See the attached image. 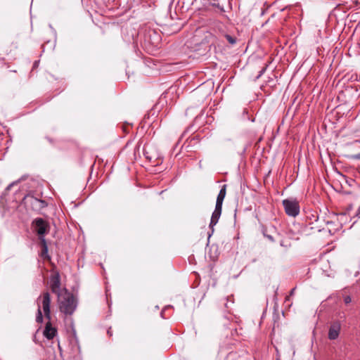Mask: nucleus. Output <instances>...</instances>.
Wrapping results in <instances>:
<instances>
[{
  "instance_id": "obj_1",
  "label": "nucleus",
  "mask_w": 360,
  "mask_h": 360,
  "mask_svg": "<svg viewBox=\"0 0 360 360\" xmlns=\"http://www.w3.org/2000/svg\"><path fill=\"white\" fill-rule=\"evenodd\" d=\"M60 311L66 314L72 315L75 311L77 302L74 295L65 290L63 294L58 297Z\"/></svg>"
},
{
  "instance_id": "obj_2",
  "label": "nucleus",
  "mask_w": 360,
  "mask_h": 360,
  "mask_svg": "<svg viewBox=\"0 0 360 360\" xmlns=\"http://www.w3.org/2000/svg\"><path fill=\"white\" fill-rule=\"evenodd\" d=\"M32 226L37 233L39 239H45V235L49 232L50 225L48 221L42 218H36L32 221Z\"/></svg>"
},
{
  "instance_id": "obj_3",
  "label": "nucleus",
  "mask_w": 360,
  "mask_h": 360,
  "mask_svg": "<svg viewBox=\"0 0 360 360\" xmlns=\"http://www.w3.org/2000/svg\"><path fill=\"white\" fill-rule=\"evenodd\" d=\"M283 205L288 216L295 217L300 214V207L296 199H285L283 200Z\"/></svg>"
},
{
  "instance_id": "obj_4",
  "label": "nucleus",
  "mask_w": 360,
  "mask_h": 360,
  "mask_svg": "<svg viewBox=\"0 0 360 360\" xmlns=\"http://www.w3.org/2000/svg\"><path fill=\"white\" fill-rule=\"evenodd\" d=\"M50 288L51 292L58 296V295L63 294L60 290V278L58 274H56L51 276L50 281Z\"/></svg>"
},
{
  "instance_id": "obj_5",
  "label": "nucleus",
  "mask_w": 360,
  "mask_h": 360,
  "mask_svg": "<svg viewBox=\"0 0 360 360\" xmlns=\"http://www.w3.org/2000/svg\"><path fill=\"white\" fill-rule=\"evenodd\" d=\"M222 207L215 206V209L214 212H212L211 220L210 223V229H211V232L208 233V238L211 237V236L214 233V226L217 224L221 214Z\"/></svg>"
},
{
  "instance_id": "obj_6",
  "label": "nucleus",
  "mask_w": 360,
  "mask_h": 360,
  "mask_svg": "<svg viewBox=\"0 0 360 360\" xmlns=\"http://www.w3.org/2000/svg\"><path fill=\"white\" fill-rule=\"evenodd\" d=\"M42 308L44 312L45 317L50 320L51 319V311H50V304H51V296L48 292H44L42 295Z\"/></svg>"
},
{
  "instance_id": "obj_7",
  "label": "nucleus",
  "mask_w": 360,
  "mask_h": 360,
  "mask_svg": "<svg viewBox=\"0 0 360 360\" xmlns=\"http://www.w3.org/2000/svg\"><path fill=\"white\" fill-rule=\"evenodd\" d=\"M340 330V323L338 321L333 322L329 328L328 338L331 340L338 338Z\"/></svg>"
},
{
  "instance_id": "obj_8",
  "label": "nucleus",
  "mask_w": 360,
  "mask_h": 360,
  "mask_svg": "<svg viewBox=\"0 0 360 360\" xmlns=\"http://www.w3.org/2000/svg\"><path fill=\"white\" fill-rule=\"evenodd\" d=\"M57 330L53 327L50 320L46 323L43 334L48 340H52L56 335Z\"/></svg>"
},
{
  "instance_id": "obj_9",
  "label": "nucleus",
  "mask_w": 360,
  "mask_h": 360,
  "mask_svg": "<svg viewBox=\"0 0 360 360\" xmlns=\"http://www.w3.org/2000/svg\"><path fill=\"white\" fill-rule=\"evenodd\" d=\"M226 185H224L221 187V188L220 189L219 193L217 198V202H216L215 206L222 207L223 201L224 200V198H225L226 193Z\"/></svg>"
},
{
  "instance_id": "obj_10",
  "label": "nucleus",
  "mask_w": 360,
  "mask_h": 360,
  "mask_svg": "<svg viewBox=\"0 0 360 360\" xmlns=\"http://www.w3.org/2000/svg\"><path fill=\"white\" fill-rule=\"evenodd\" d=\"M26 198H28L30 200L31 203L34 205L38 206L39 208H44L46 206V202L43 200H39L36 198H34L32 196H27L24 198L25 200Z\"/></svg>"
},
{
  "instance_id": "obj_11",
  "label": "nucleus",
  "mask_w": 360,
  "mask_h": 360,
  "mask_svg": "<svg viewBox=\"0 0 360 360\" xmlns=\"http://www.w3.org/2000/svg\"><path fill=\"white\" fill-rule=\"evenodd\" d=\"M40 240V245L41 247V257L44 259H50V257L48 254V245L46 241V239H41Z\"/></svg>"
},
{
  "instance_id": "obj_12",
  "label": "nucleus",
  "mask_w": 360,
  "mask_h": 360,
  "mask_svg": "<svg viewBox=\"0 0 360 360\" xmlns=\"http://www.w3.org/2000/svg\"><path fill=\"white\" fill-rule=\"evenodd\" d=\"M216 41V37L212 33L207 32L205 34V37L202 41V44H207L210 46L213 45Z\"/></svg>"
},
{
  "instance_id": "obj_13",
  "label": "nucleus",
  "mask_w": 360,
  "mask_h": 360,
  "mask_svg": "<svg viewBox=\"0 0 360 360\" xmlns=\"http://www.w3.org/2000/svg\"><path fill=\"white\" fill-rule=\"evenodd\" d=\"M148 35L150 37H152V35L154 36V39L153 40H151L150 42L151 44H153V45L155 46H158V43L160 42V35L155 31H149L148 32Z\"/></svg>"
},
{
  "instance_id": "obj_14",
  "label": "nucleus",
  "mask_w": 360,
  "mask_h": 360,
  "mask_svg": "<svg viewBox=\"0 0 360 360\" xmlns=\"http://www.w3.org/2000/svg\"><path fill=\"white\" fill-rule=\"evenodd\" d=\"M210 4L214 6L217 8L221 12H224V8L223 6H221L219 3V0H207Z\"/></svg>"
},
{
  "instance_id": "obj_15",
  "label": "nucleus",
  "mask_w": 360,
  "mask_h": 360,
  "mask_svg": "<svg viewBox=\"0 0 360 360\" xmlns=\"http://www.w3.org/2000/svg\"><path fill=\"white\" fill-rule=\"evenodd\" d=\"M36 321L37 323H42L43 321V315L41 311V306L39 304H38V309H37V313L36 316Z\"/></svg>"
},
{
  "instance_id": "obj_16",
  "label": "nucleus",
  "mask_w": 360,
  "mask_h": 360,
  "mask_svg": "<svg viewBox=\"0 0 360 360\" xmlns=\"http://www.w3.org/2000/svg\"><path fill=\"white\" fill-rule=\"evenodd\" d=\"M225 38L226 39V40L229 41V44L233 45L236 43V39L231 36V35H229V34H226L225 35Z\"/></svg>"
},
{
  "instance_id": "obj_17",
  "label": "nucleus",
  "mask_w": 360,
  "mask_h": 360,
  "mask_svg": "<svg viewBox=\"0 0 360 360\" xmlns=\"http://www.w3.org/2000/svg\"><path fill=\"white\" fill-rule=\"evenodd\" d=\"M266 67L263 68L259 72L258 75L256 77V79H259L266 71Z\"/></svg>"
},
{
  "instance_id": "obj_18",
  "label": "nucleus",
  "mask_w": 360,
  "mask_h": 360,
  "mask_svg": "<svg viewBox=\"0 0 360 360\" xmlns=\"http://www.w3.org/2000/svg\"><path fill=\"white\" fill-rule=\"evenodd\" d=\"M344 301H345V304H349L352 302V299H351L350 296H346L344 298Z\"/></svg>"
},
{
  "instance_id": "obj_19",
  "label": "nucleus",
  "mask_w": 360,
  "mask_h": 360,
  "mask_svg": "<svg viewBox=\"0 0 360 360\" xmlns=\"http://www.w3.org/2000/svg\"><path fill=\"white\" fill-rule=\"evenodd\" d=\"M18 183V181H14V182H12L11 184H10L7 188H6V190L9 191L11 189L12 186H14L15 184H16Z\"/></svg>"
},
{
  "instance_id": "obj_20",
  "label": "nucleus",
  "mask_w": 360,
  "mask_h": 360,
  "mask_svg": "<svg viewBox=\"0 0 360 360\" xmlns=\"http://www.w3.org/2000/svg\"><path fill=\"white\" fill-rule=\"evenodd\" d=\"M352 158L353 159H355V160H360V153H357L356 155H354L352 156Z\"/></svg>"
},
{
  "instance_id": "obj_21",
  "label": "nucleus",
  "mask_w": 360,
  "mask_h": 360,
  "mask_svg": "<svg viewBox=\"0 0 360 360\" xmlns=\"http://www.w3.org/2000/svg\"><path fill=\"white\" fill-rule=\"evenodd\" d=\"M295 288H292L290 292V296H292L294 295L295 293Z\"/></svg>"
},
{
  "instance_id": "obj_22",
  "label": "nucleus",
  "mask_w": 360,
  "mask_h": 360,
  "mask_svg": "<svg viewBox=\"0 0 360 360\" xmlns=\"http://www.w3.org/2000/svg\"><path fill=\"white\" fill-rule=\"evenodd\" d=\"M266 237H267L270 240H271V241H273V240H274V238H273V237H272L271 236L268 235V236H266Z\"/></svg>"
},
{
  "instance_id": "obj_23",
  "label": "nucleus",
  "mask_w": 360,
  "mask_h": 360,
  "mask_svg": "<svg viewBox=\"0 0 360 360\" xmlns=\"http://www.w3.org/2000/svg\"><path fill=\"white\" fill-rule=\"evenodd\" d=\"M312 217L314 218V221H317L318 217L316 215H312Z\"/></svg>"
},
{
  "instance_id": "obj_24",
  "label": "nucleus",
  "mask_w": 360,
  "mask_h": 360,
  "mask_svg": "<svg viewBox=\"0 0 360 360\" xmlns=\"http://www.w3.org/2000/svg\"><path fill=\"white\" fill-rule=\"evenodd\" d=\"M108 334L110 336H111V335H112V333H111V331H110V329L108 330Z\"/></svg>"
},
{
  "instance_id": "obj_25",
  "label": "nucleus",
  "mask_w": 360,
  "mask_h": 360,
  "mask_svg": "<svg viewBox=\"0 0 360 360\" xmlns=\"http://www.w3.org/2000/svg\"><path fill=\"white\" fill-rule=\"evenodd\" d=\"M34 66H35V65H37V61L34 63Z\"/></svg>"
},
{
  "instance_id": "obj_26",
  "label": "nucleus",
  "mask_w": 360,
  "mask_h": 360,
  "mask_svg": "<svg viewBox=\"0 0 360 360\" xmlns=\"http://www.w3.org/2000/svg\"><path fill=\"white\" fill-rule=\"evenodd\" d=\"M332 222L331 221H327V224H331Z\"/></svg>"
},
{
  "instance_id": "obj_27",
  "label": "nucleus",
  "mask_w": 360,
  "mask_h": 360,
  "mask_svg": "<svg viewBox=\"0 0 360 360\" xmlns=\"http://www.w3.org/2000/svg\"><path fill=\"white\" fill-rule=\"evenodd\" d=\"M359 210H360V207H359Z\"/></svg>"
},
{
  "instance_id": "obj_28",
  "label": "nucleus",
  "mask_w": 360,
  "mask_h": 360,
  "mask_svg": "<svg viewBox=\"0 0 360 360\" xmlns=\"http://www.w3.org/2000/svg\"><path fill=\"white\" fill-rule=\"evenodd\" d=\"M359 210H360V207H359Z\"/></svg>"
}]
</instances>
